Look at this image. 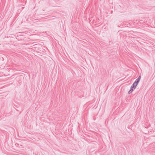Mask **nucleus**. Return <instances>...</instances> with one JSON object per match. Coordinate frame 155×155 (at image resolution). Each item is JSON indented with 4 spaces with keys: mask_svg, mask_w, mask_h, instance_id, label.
I'll return each mask as SVG.
<instances>
[{
    "mask_svg": "<svg viewBox=\"0 0 155 155\" xmlns=\"http://www.w3.org/2000/svg\"><path fill=\"white\" fill-rule=\"evenodd\" d=\"M139 82V81H138L137 80H136L134 83L135 84V85L137 86Z\"/></svg>",
    "mask_w": 155,
    "mask_h": 155,
    "instance_id": "2",
    "label": "nucleus"
},
{
    "mask_svg": "<svg viewBox=\"0 0 155 155\" xmlns=\"http://www.w3.org/2000/svg\"><path fill=\"white\" fill-rule=\"evenodd\" d=\"M140 78H141V76H140L136 80H137L138 81H140Z\"/></svg>",
    "mask_w": 155,
    "mask_h": 155,
    "instance_id": "4",
    "label": "nucleus"
},
{
    "mask_svg": "<svg viewBox=\"0 0 155 155\" xmlns=\"http://www.w3.org/2000/svg\"><path fill=\"white\" fill-rule=\"evenodd\" d=\"M133 89H132V88H131V89L130 91H129V92H128V93L129 94H130L131 93V92L133 91Z\"/></svg>",
    "mask_w": 155,
    "mask_h": 155,
    "instance_id": "3",
    "label": "nucleus"
},
{
    "mask_svg": "<svg viewBox=\"0 0 155 155\" xmlns=\"http://www.w3.org/2000/svg\"><path fill=\"white\" fill-rule=\"evenodd\" d=\"M136 86H137V85H135V84H134H134L132 85V86L131 87V89L132 88L133 89V88L135 89Z\"/></svg>",
    "mask_w": 155,
    "mask_h": 155,
    "instance_id": "1",
    "label": "nucleus"
}]
</instances>
